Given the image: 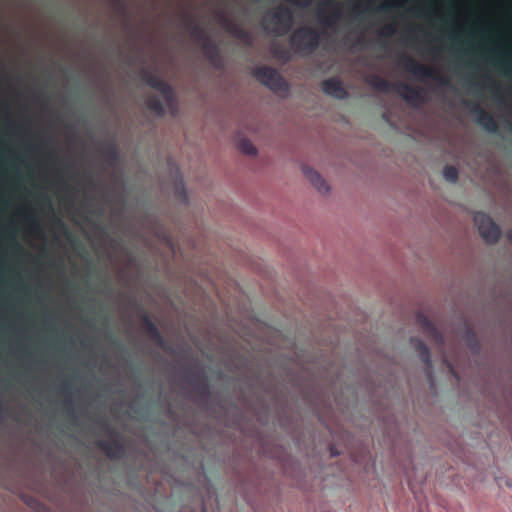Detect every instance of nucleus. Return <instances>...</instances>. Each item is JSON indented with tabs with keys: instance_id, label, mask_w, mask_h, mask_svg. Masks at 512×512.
<instances>
[{
	"instance_id": "f257e3e1",
	"label": "nucleus",
	"mask_w": 512,
	"mask_h": 512,
	"mask_svg": "<svg viewBox=\"0 0 512 512\" xmlns=\"http://www.w3.org/2000/svg\"><path fill=\"white\" fill-rule=\"evenodd\" d=\"M97 425L100 430L108 436V439H97L95 446L110 460L118 461L123 459L126 455V446L121 440L119 431L106 419L98 420Z\"/></svg>"
},
{
	"instance_id": "f03ea898",
	"label": "nucleus",
	"mask_w": 512,
	"mask_h": 512,
	"mask_svg": "<svg viewBox=\"0 0 512 512\" xmlns=\"http://www.w3.org/2000/svg\"><path fill=\"white\" fill-rule=\"evenodd\" d=\"M251 325L253 327L242 328L240 331H237V335L244 342L251 345L252 352H269L268 350H261L254 346V343L257 341L267 342L272 346H277V340L272 334L278 333L277 331H272L270 327L263 325L258 321H252Z\"/></svg>"
},
{
	"instance_id": "7ed1b4c3",
	"label": "nucleus",
	"mask_w": 512,
	"mask_h": 512,
	"mask_svg": "<svg viewBox=\"0 0 512 512\" xmlns=\"http://www.w3.org/2000/svg\"><path fill=\"white\" fill-rule=\"evenodd\" d=\"M398 65L415 77L421 79H433L441 86L445 87L450 85V81L447 77L442 76L436 69L419 63L409 55H401L398 58Z\"/></svg>"
},
{
	"instance_id": "20e7f679",
	"label": "nucleus",
	"mask_w": 512,
	"mask_h": 512,
	"mask_svg": "<svg viewBox=\"0 0 512 512\" xmlns=\"http://www.w3.org/2000/svg\"><path fill=\"white\" fill-rule=\"evenodd\" d=\"M140 78L147 86L157 90L163 96L168 107L175 105L176 97L174 90L165 80L148 69L140 71Z\"/></svg>"
},
{
	"instance_id": "39448f33",
	"label": "nucleus",
	"mask_w": 512,
	"mask_h": 512,
	"mask_svg": "<svg viewBox=\"0 0 512 512\" xmlns=\"http://www.w3.org/2000/svg\"><path fill=\"white\" fill-rule=\"evenodd\" d=\"M253 76L272 91L287 92L289 89L288 83L275 68L269 66L258 67L254 70Z\"/></svg>"
},
{
	"instance_id": "423d86ee",
	"label": "nucleus",
	"mask_w": 512,
	"mask_h": 512,
	"mask_svg": "<svg viewBox=\"0 0 512 512\" xmlns=\"http://www.w3.org/2000/svg\"><path fill=\"white\" fill-rule=\"evenodd\" d=\"M474 223L482 239L488 244H495L501 237L500 227L486 213L478 212L474 216Z\"/></svg>"
},
{
	"instance_id": "0eeeda50",
	"label": "nucleus",
	"mask_w": 512,
	"mask_h": 512,
	"mask_svg": "<svg viewBox=\"0 0 512 512\" xmlns=\"http://www.w3.org/2000/svg\"><path fill=\"white\" fill-rule=\"evenodd\" d=\"M290 41L300 50L314 51L319 46L320 35L311 27H302L292 34Z\"/></svg>"
},
{
	"instance_id": "6e6552de",
	"label": "nucleus",
	"mask_w": 512,
	"mask_h": 512,
	"mask_svg": "<svg viewBox=\"0 0 512 512\" xmlns=\"http://www.w3.org/2000/svg\"><path fill=\"white\" fill-rule=\"evenodd\" d=\"M137 316L141 321L139 327L140 333L149 341L156 344H162L163 337L158 327L152 321L150 314L139 305H137Z\"/></svg>"
},
{
	"instance_id": "1a4fd4ad",
	"label": "nucleus",
	"mask_w": 512,
	"mask_h": 512,
	"mask_svg": "<svg viewBox=\"0 0 512 512\" xmlns=\"http://www.w3.org/2000/svg\"><path fill=\"white\" fill-rule=\"evenodd\" d=\"M187 27L193 37L197 41H202V50L205 55L211 60L214 61L218 57V49L213 41L206 35L205 31L196 23H194L191 19L187 20Z\"/></svg>"
},
{
	"instance_id": "9d476101",
	"label": "nucleus",
	"mask_w": 512,
	"mask_h": 512,
	"mask_svg": "<svg viewBox=\"0 0 512 512\" xmlns=\"http://www.w3.org/2000/svg\"><path fill=\"white\" fill-rule=\"evenodd\" d=\"M317 18L326 27H333L340 19L341 12L334 0L322 2L317 10Z\"/></svg>"
},
{
	"instance_id": "9b49d317",
	"label": "nucleus",
	"mask_w": 512,
	"mask_h": 512,
	"mask_svg": "<svg viewBox=\"0 0 512 512\" xmlns=\"http://www.w3.org/2000/svg\"><path fill=\"white\" fill-rule=\"evenodd\" d=\"M470 108V112L476 116V123L482 126L486 131L491 133L498 132V124L492 114L485 111L477 103H467Z\"/></svg>"
},
{
	"instance_id": "f8f14e48",
	"label": "nucleus",
	"mask_w": 512,
	"mask_h": 512,
	"mask_svg": "<svg viewBox=\"0 0 512 512\" xmlns=\"http://www.w3.org/2000/svg\"><path fill=\"white\" fill-rule=\"evenodd\" d=\"M60 393L64 396V409L67 416L71 419L73 423L78 422V414L76 411V403L73 397L74 384L65 380L59 387Z\"/></svg>"
},
{
	"instance_id": "ddd939ff",
	"label": "nucleus",
	"mask_w": 512,
	"mask_h": 512,
	"mask_svg": "<svg viewBox=\"0 0 512 512\" xmlns=\"http://www.w3.org/2000/svg\"><path fill=\"white\" fill-rule=\"evenodd\" d=\"M416 323L421 328L422 332L435 344L442 345L444 337L438 330L435 324L423 313L416 315Z\"/></svg>"
},
{
	"instance_id": "4468645a",
	"label": "nucleus",
	"mask_w": 512,
	"mask_h": 512,
	"mask_svg": "<svg viewBox=\"0 0 512 512\" xmlns=\"http://www.w3.org/2000/svg\"><path fill=\"white\" fill-rule=\"evenodd\" d=\"M321 87L325 94L336 99L344 100L348 97L347 90L344 88L342 81L337 77L324 80Z\"/></svg>"
},
{
	"instance_id": "2eb2a0df",
	"label": "nucleus",
	"mask_w": 512,
	"mask_h": 512,
	"mask_svg": "<svg viewBox=\"0 0 512 512\" xmlns=\"http://www.w3.org/2000/svg\"><path fill=\"white\" fill-rule=\"evenodd\" d=\"M271 21L283 32H287L293 24L292 12L286 7L279 6L271 13Z\"/></svg>"
},
{
	"instance_id": "dca6fc26",
	"label": "nucleus",
	"mask_w": 512,
	"mask_h": 512,
	"mask_svg": "<svg viewBox=\"0 0 512 512\" xmlns=\"http://www.w3.org/2000/svg\"><path fill=\"white\" fill-rule=\"evenodd\" d=\"M208 379L205 372L200 368L185 367L181 373V381L194 389Z\"/></svg>"
},
{
	"instance_id": "f3484780",
	"label": "nucleus",
	"mask_w": 512,
	"mask_h": 512,
	"mask_svg": "<svg viewBox=\"0 0 512 512\" xmlns=\"http://www.w3.org/2000/svg\"><path fill=\"white\" fill-rule=\"evenodd\" d=\"M221 22L223 24L224 29L234 38L242 40L245 43L251 42L250 33L247 30H245L241 25L230 20L226 16H221Z\"/></svg>"
},
{
	"instance_id": "a211bd4d",
	"label": "nucleus",
	"mask_w": 512,
	"mask_h": 512,
	"mask_svg": "<svg viewBox=\"0 0 512 512\" xmlns=\"http://www.w3.org/2000/svg\"><path fill=\"white\" fill-rule=\"evenodd\" d=\"M396 92L409 104L423 102L424 97L418 88H414L406 83H398Z\"/></svg>"
},
{
	"instance_id": "6ab92c4d",
	"label": "nucleus",
	"mask_w": 512,
	"mask_h": 512,
	"mask_svg": "<svg viewBox=\"0 0 512 512\" xmlns=\"http://www.w3.org/2000/svg\"><path fill=\"white\" fill-rule=\"evenodd\" d=\"M192 391L197 395L199 405L208 408L212 399V390L209 380L206 379L200 385L192 389Z\"/></svg>"
},
{
	"instance_id": "aec40b11",
	"label": "nucleus",
	"mask_w": 512,
	"mask_h": 512,
	"mask_svg": "<svg viewBox=\"0 0 512 512\" xmlns=\"http://www.w3.org/2000/svg\"><path fill=\"white\" fill-rule=\"evenodd\" d=\"M303 173L320 192H328L329 186L327 182L317 171L309 167H304Z\"/></svg>"
},
{
	"instance_id": "412c9836",
	"label": "nucleus",
	"mask_w": 512,
	"mask_h": 512,
	"mask_svg": "<svg viewBox=\"0 0 512 512\" xmlns=\"http://www.w3.org/2000/svg\"><path fill=\"white\" fill-rule=\"evenodd\" d=\"M368 84L375 90L389 93L391 91L396 92L397 84L394 85L388 80L378 76V75H372L368 79Z\"/></svg>"
},
{
	"instance_id": "4be33fe9",
	"label": "nucleus",
	"mask_w": 512,
	"mask_h": 512,
	"mask_svg": "<svg viewBox=\"0 0 512 512\" xmlns=\"http://www.w3.org/2000/svg\"><path fill=\"white\" fill-rule=\"evenodd\" d=\"M432 355L433 354H419L421 361L425 364V374L429 383L430 389L435 388V379L433 375V367H432Z\"/></svg>"
},
{
	"instance_id": "5701e85b",
	"label": "nucleus",
	"mask_w": 512,
	"mask_h": 512,
	"mask_svg": "<svg viewBox=\"0 0 512 512\" xmlns=\"http://www.w3.org/2000/svg\"><path fill=\"white\" fill-rule=\"evenodd\" d=\"M146 107L154 112L157 116L165 115V107L162 101L157 96H151L146 100Z\"/></svg>"
},
{
	"instance_id": "b1692460",
	"label": "nucleus",
	"mask_w": 512,
	"mask_h": 512,
	"mask_svg": "<svg viewBox=\"0 0 512 512\" xmlns=\"http://www.w3.org/2000/svg\"><path fill=\"white\" fill-rule=\"evenodd\" d=\"M441 356V360L445 367L448 369L449 373L457 380L460 381L461 377L457 371V369L454 367V364L452 363V359L450 356L453 354H439Z\"/></svg>"
},
{
	"instance_id": "393cba45",
	"label": "nucleus",
	"mask_w": 512,
	"mask_h": 512,
	"mask_svg": "<svg viewBox=\"0 0 512 512\" xmlns=\"http://www.w3.org/2000/svg\"><path fill=\"white\" fill-rule=\"evenodd\" d=\"M236 479L240 490L243 492H245L247 485H253L255 488L258 487L254 480H252L249 476L244 475L241 471L236 472Z\"/></svg>"
},
{
	"instance_id": "a878e982",
	"label": "nucleus",
	"mask_w": 512,
	"mask_h": 512,
	"mask_svg": "<svg viewBox=\"0 0 512 512\" xmlns=\"http://www.w3.org/2000/svg\"><path fill=\"white\" fill-rule=\"evenodd\" d=\"M238 148L246 155H256L257 152L256 147L247 139L241 140L238 144Z\"/></svg>"
},
{
	"instance_id": "bb28decb",
	"label": "nucleus",
	"mask_w": 512,
	"mask_h": 512,
	"mask_svg": "<svg viewBox=\"0 0 512 512\" xmlns=\"http://www.w3.org/2000/svg\"><path fill=\"white\" fill-rule=\"evenodd\" d=\"M443 177L451 183H455L458 179V170L456 167L447 165L443 169Z\"/></svg>"
},
{
	"instance_id": "cd10ccee",
	"label": "nucleus",
	"mask_w": 512,
	"mask_h": 512,
	"mask_svg": "<svg viewBox=\"0 0 512 512\" xmlns=\"http://www.w3.org/2000/svg\"><path fill=\"white\" fill-rule=\"evenodd\" d=\"M175 196L183 202L188 201L187 192H186V189H185V186H184V183L182 180L179 183H176Z\"/></svg>"
},
{
	"instance_id": "c85d7f7f",
	"label": "nucleus",
	"mask_w": 512,
	"mask_h": 512,
	"mask_svg": "<svg viewBox=\"0 0 512 512\" xmlns=\"http://www.w3.org/2000/svg\"><path fill=\"white\" fill-rule=\"evenodd\" d=\"M117 13L127 16V5L124 0H110Z\"/></svg>"
},
{
	"instance_id": "c756f323",
	"label": "nucleus",
	"mask_w": 512,
	"mask_h": 512,
	"mask_svg": "<svg viewBox=\"0 0 512 512\" xmlns=\"http://www.w3.org/2000/svg\"><path fill=\"white\" fill-rule=\"evenodd\" d=\"M395 33V27L392 24H388L384 26L380 31L379 35L385 36V37H391Z\"/></svg>"
},
{
	"instance_id": "7c9ffc66",
	"label": "nucleus",
	"mask_w": 512,
	"mask_h": 512,
	"mask_svg": "<svg viewBox=\"0 0 512 512\" xmlns=\"http://www.w3.org/2000/svg\"><path fill=\"white\" fill-rule=\"evenodd\" d=\"M103 153L109 159L114 160L117 158V151H116L115 147L112 145L105 147Z\"/></svg>"
},
{
	"instance_id": "2f4dec72",
	"label": "nucleus",
	"mask_w": 512,
	"mask_h": 512,
	"mask_svg": "<svg viewBox=\"0 0 512 512\" xmlns=\"http://www.w3.org/2000/svg\"><path fill=\"white\" fill-rule=\"evenodd\" d=\"M7 417V407L0 396V422H3Z\"/></svg>"
},
{
	"instance_id": "473e14b6",
	"label": "nucleus",
	"mask_w": 512,
	"mask_h": 512,
	"mask_svg": "<svg viewBox=\"0 0 512 512\" xmlns=\"http://www.w3.org/2000/svg\"><path fill=\"white\" fill-rule=\"evenodd\" d=\"M417 352L426 353V352H430V350H429V348L427 347V345L423 341H418Z\"/></svg>"
},
{
	"instance_id": "72a5a7b5",
	"label": "nucleus",
	"mask_w": 512,
	"mask_h": 512,
	"mask_svg": "<svg viewBox=\"0 0 512 512\" xmlns=\"http://www.w3.org/2000/svg\"><path fill=\"white\" fill-rule=\"evenodd\" d=\"M497 389H498V392L501 394L502 398H503L504 400H508L507 390H506V388L504 387V385H503V384H499V385H498V387H497Z\"/></svg>"
},
{
	"instance_id": "f704fd0d",
	"label": "nucleus",
	"mask_w": 512,
	"mask_h": 512,
	"mask_svg": "<svg viewBox=\"0 0 512 512\" xmlns=\"http://www.w3.org/2000/svg\"><path fill=\"white\" fill-rule=\"evenodd\" d=\"M12 246L15 250L19 251V252H24V249L23 247L16 241V239L13 237L12 239Z\"/></svg>"
},
{
	"instance_id": "c9c22d12",
	"label": "nucleus",
	"mask_w": 512,
	"mask_h": 512,
	"mask_svg": "<svg viewBox=\"0 0 512 512\" xmlns=\"http://www.w3.org/2000/svg\"><path fill=\"white\" fill-rule=\"evenodd\" d=\"M329 451H330L331 457H336V456H338L340 454V452L338 451V449L334 445H331L329 447Z\"/></svg>"
},
{
	"instance_id": "e433bc0d",
	"label": "nucleus",
	"mask_w": 512,
	"mask_h": 512,
	"mask_svg": "<svg viewBox=\"0 0 512 512\" xmlns=\"http://www.w3.org/2000/svg\"><path fill=\"white\" fill-rule=\"evenodd\" d=\"M44 324L49 329H52L53 326H54V322H53V320L51 318H45L44 319Z\"/></svg>"
},
{
	"instance_id": "4c0bfd02",
	"label": "nucleus",
	"mask_w": 512,
	"mask_h": 512,
	"mask_svg": "<svg viewBox=\"0 0 512 512\" xmlns=\"http://www.w3.org/2000/svg\"><path fill=\"white\" fill-rule=\"evenodd\" d=\"M275 55L280 58L286 57V52L280 48L275 49Z\"/></svg>"
},
{
	"instance_id": "58836bf2",
	"label": "nucleus",
	"mask_w": 512,
	"mask_h": 512,
	"mask_svg": "<svg viewBox=\"0 0 512 512\" xmlns=\"http://www.w3.org/2000/svg\"><path fill=\"white\" fill-rule=\"evenodd\" d=\"M394 6H395L394 3H385V4L380 6V9L388 11V10H390Z\"/></svg>"
},
{
	"instance_id": "ea45409f",
	"label": "nucleus",
	"mask_w": 512,
	"mask_h": 512,
	"mask_svg": "<svg viewBox=\"0 0 512 512\" xmlns=\"http://www.w3.org/2000/svg\"><path fill=\"white\" fill-rule=\"evenodd\" d=\"M467 335L470 339L471 342H475L476 341V337H475V334L473 333V331L469 328H467Z\"/></svg>"
},
{
	"instance_id": "a19ab883",
	"label": "nucleus",
	"mask_w": 512,
	"mask_h": 512,
	"mask_svg": "<svg viewBox=\"0 0 512 512\" xmlns=\"http://www.w3.org/2000/svg\"><path fill=\"white\" fill-rule=\"evenodd\" d=\"M30 225L31 227L34 229V230H39V225L36 223L35 220L31 219L30 220Z\"/></svg>"
},
{
	"instance_id": "79ce46f5",
	"label": "nucleus",
	"mask_w": 512,
	"mask_h": 512,
	"mask_svg": "<svg viewBox=\"0 0 512 512\" xmlns=\"http://www.w3.org/2000/svg\"><path fill=\"white\" fill-rule=\"evenodd\" d=\"M506 237H507V240L512 243V230H509L507 233H506Z\"/></svg>"
},
{
	"instance_id": "37998d69",
	"label": "nucleus",
	"mask_w": 512,
	"mask_h": 512,
	"mask_svg": "<svg viewBox=\"0 0 512 512\" xmlns=\"http://www.w3.org/2000/svg\"><path fill=\"white\" fill-rule=\"evenodd\" d=\"M86 325L90 328L94 327L95 323L93 319H89L86 321Z\"/></svg>"
},
{
	"instance_id": "c03bdc74",
	"label": "nucleus",
	"mask_w": 512,
	"mask_h": 512,
	"mask_svg": "<svg viewBox=\"0 0 512 512\" xmlns=\"http://www.w3.org/2000/svg\"><path fill=\"white\" fill-rule=\"evenodd\" d=\"M3 354H0L2 356ZM17 356H33L34 354H16ZM68 356H72L73 354H67ZM95 356H98L99 354H94Z\"/></svg>"
},
{
	"instance_id": "a18cd8bd",
	"label": "nucleus",
	"mask_w": 512,
	"mask_h": 512,
	"mask_svg": "<svg viewBox=\"0 0 512 512\" xmlns=\"http://www.w3.org/2000/svg\"><path fill=\"white\" fill-rule=\"evenodd\" d=\"M226 352H227V353L235 352V351H234V347H233V346H231V347H230V345L227 343V351H226Z\"/></svg>"
},
{
	"instance_id": "49530a36",
	"label": "nucleus",
	"mask_w": 512,
	"mask_h": 512,
	"mask_svg": "<svg viewBox=\"0 0 512 512\" xmlns=\"http://www.w3.org/2000/svg\"><path fill=\"white\" fill-rule=\"evenodd\" d=\"M506 73L512 75V66L506 67Z\"/></svg>"
},
{
	"instance_id": "de8ad7c7",
	"label": "nucleus",
	"mask_w": 512,
	"mask_h": 512,
	"mask_svg": "<svg viewBox=\"0 0 512 512\" xmlns=\"http://www.w3.org/2000/svg\"><path fill=\"white\" fill-rule=\"evenodd\" d=\"M311 393H312L313 395H316V394L318 393L317 388H316V387H313V388H312Z\"/></svg>"
},
{
	"instance_id": "09e8293b",
	"label": "nucleus",
	"mask_w": 512,
	"mask_h": 512,
	"mask_svg": "<svg viewBox=\"0 0 512 512\" xmlns=\"http://www.w3.org/2000/svg\"><path fill=\"white\" fill-rule=\"evenodd\" d=\"M201 512H207L206 508L203 506Z\"/></svg>"
},
{
	"instance_id": "8fccbe9b",
	"label": "nucleus",
	"mask_w": 512,
	"mask_h": 512,
	"mask_svg": "<svg viewBox=\"0 0 512 512\" xmlns=\"http://www.w3.org/2000/svg\"><path fill=\"white\" fill-rule=\"evenodd\" d=\"M10 352H11V353H14L15 351H14V350H11Z\"/></svg>"
},
{
	"instance_id": "3c124183",
	"label": "nucleus",
	"mask_w": 512,
	"mask_h": 512,
	"mask_svg": "<svg viewBox=\"0 0 512 512\" xmlns=\"http://www.w3.org/2000/svg\"><path fill=\"white\" fill-rule=\"evenodd\" d=\"M189 512H196V511H195V510H191V511H189Z\"/></svg>"
}]
</instances>
